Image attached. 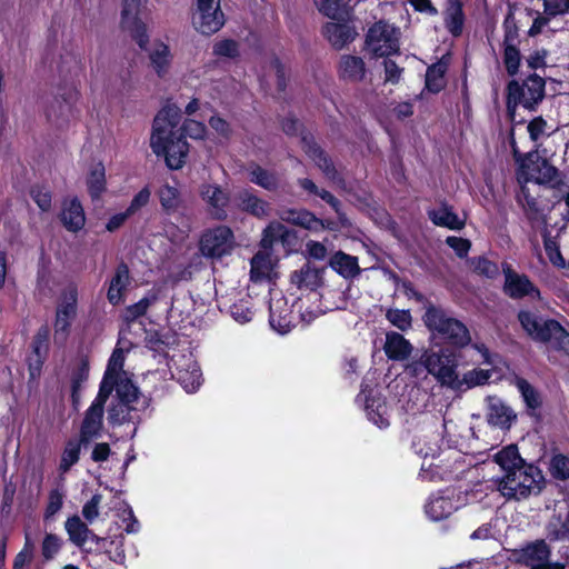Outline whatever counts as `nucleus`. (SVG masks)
I'll use <instances>...</instances> for the list:
<instances>
[{
  "label": "nucleus",
  "mask_w": 569,
  "mask_h": 569,
  "mask_svg": "<svg viewBox=\"0 0 569 569\" xmlns=\"http://www.w3.org/2000/svg\"><path fill=\"white\" fill-rule=\"evenodd\" d=\"M413 350L412 345L401 333L389 331L386 333L383 351L390 360H407Z\"/></svg>",
  "instance_id": "nucleus-20"
},
{
  "label": "nucleus",
  "mask_w": 569,
  "mask_h": 569,
  "mask_svg": "<svg viewBox=\"0 0 569 569\" xmlns=\"http://www.w3.org/2000/svg\"><path fill=\"white\" fill-rule=\"evenodd\" d=\"M515 386L521 393L528 408L532 410L540 408L542 403L540 393L529 381H527L523 378L517 377L515 380Z\"/></svg>",
  "instance_id": "nucleus-43"
},
{
  "label": "nucleus",
  "mask_w": 569,
  "mask_h": 569,
  "mask_svg": "<svg viewBox=\"0 0 569 569\" xmlns=\"http://www.w3.org/2000/svg\"><path fill=\"white\" fill-rule=\"evenodd\" d=\"M488 401V412L487 420L490 425L500 427V428H509L511 422L516 419V415L512 409L508 407L501 399L489 396L487 398Z\"/></svg>",
  "instance_id": "nucleus-21"
},
{
  "label": "nucleus",
  "mask_w": 569,
  "mask_h": 569,
  "mask_svg": "<svg viewBox=\"0 0 569 569\" xmlns=\"http://www.w3.org/2000/svg\"><path fill=\"white\" fill-rule=\"evenodd\" d=\"M48 341H49V328L47 326H42L37 335L34 336L32 342L33 353L37 357L36 362L38 366L41 365L42 358L48 352Z\"/></svg>",
  "instance_id": "nucleus-51"
},
{
  "label": "nucleus",
  "mask_w": 569,
  "mask_h": 569,
  "mask_svg": "<svg viewBox=\"0 0 569 569\" xmlns=\"http://www.w3.org/2000/svg\"><path fill=\"white\" fill-rule=\"evenodd\" d=\"M549 471L555 479H569V458L561 453L555 455L550 460Z\"/></svg>",
  "instance_id": "nucleus-52"
},
{
  "label": "nucleus",
  "mask_w": 569,
  "mask_h": 569,
  "mask_svg": "<svg viewBox=\"0 0 569 569\" xmlns=\"http://www.w3.org/2000/svg\"><path fill=\"white\" fill-rule=\"evenodd\" d=\"M543 246L549 260L557 267H565V259L561 256L559 246L548 233L543 236Z\"/></svg>",
  "instance_id": "nucleus-56"
},
{
  "label": "nucleus",
  "mask_w": 569,
  "mask_h": 569,
  "mask_svg": "<svg viewBox=\"0 0 569 569\" xmlns=\"http://www.w3.org/2000/svg\"><path fill=\"white\" fill-rule=\"evenodd\" d=\"M61 221L64 228L71 232L81 230L86 223V216L80 201L77 198L66 200L62 206Z\"/></svg>",
  "instance_id": "nucleus-24"
},
{
  "label": "nucleus",
  "mask_w": 569,
  "mask_h": 569,
  "mask_svg": "<svg viewBox=\"0 0 569 569\" xmlns=\"http://www.w3.org/2000/svg\"><path fill=\"white\" fill-rule=\"evenodd\" d=\"M518 203L522 207L525 214L531 222H538L543 219L542 211L538 201L529 192L526 186H521L520 192L517 196Z\"/></svg>",
  "instance_id": "nucleus-38"
},
{
  "label": "nucleus",
  "mask_w": 569,
  "mask_h": 569,
  "mask_svg": "<svg viewBox=\"0 0 569 569\" xmlns=\"http://www.w3.org/2000/svg\"><path fill=\"white\" fill-rule=\"evenodd\" d=\"M238 207L259 219L266 218L270 213V203L264 201L263 199L257 197L250 190H241L237 194Z\"/></svg>",
  "instance_id": "nucleus-23"
},
{
  "label": "nucleus",
  "mask_w": 569,
  "mask_h": 569,
  "mask_svg": "<svg viewBox=\"0 0 569 569\" xmlns=\"http://www.w3.org/2000/svg\"><path fill=\"white\" fill-rule=\"evenodd\" d=\"M515 160L520 164L519 181H533L538 184H556L559 182L558 169L542 157L538 149L522 156L515 142L511 143Z\"/></svg>",
  "instance_id": "nucleus-5"
},
{
  "label": "nucleus",
  "mask_w": 569,
  "mask_h": 569,
  "mask_svg": "<svg viewBox=\"0 0 569 569\" xmlns=\"http://www.w3.org/2000/svg\"><path fill=\"white\" fill-rule=\"evenodd\" d=\"M521 53L518 46H503V64L507 73L511 77L519 71Z\"/></svg>",
  "instance_id": "nucleus-50"
},
{
  "label": "nucleus",
  "mask_w": 569,
  "mask_h": 569,
  "mask_svg": "<svg viewBox=\"0 0 569 569\" xmlns=\"http://www.w3.org/2000/svg\"><path fill=\"white\" fill-rule=\"evenodd\" d=\"M199 194L214 219L224 220L227 218L230 196L224 189L217 183H202L199 188Z\"/></svg>",
  "instance_id": "nucleus-16"
},
{
  "label": "nucleus",
  "mask_w": 569,
  "mask_h": 569,
  "mask_svg": "<svg viewBox=\"0 0 569 569\" xmlns=\"http://www.w3.org/2000/svg\"><path fill=\"white\" fill-rule=\"evenodd\" d=\"M318 11L332 20H339L343 16L345 0H313Z\"/></svg>",
  "instance_id": "nucleus-46"
},
{
  "label": "nucleus",
  "mask_w": 569,
  "mask_h": 569,
  "mask_svg": "<svg viewBox=\"0 0 569 569\" xmlns=\"http://www.w3.org/2000/svg\"><path fill=\"white\" fill-rule=\"evenodd\" d=\"M368 418L379 428L389 426L387 405L381 399H368L366 402Z\"/></svg>",
  "instance_id": "nucleus-40"
},
{
  "label": "nucleus",
  "mask_w": 569,
  "mask_h": 569,
  "mask_svg": "<svg viewBox=\"0 0 569 569\" xmlns=\"http://www.w3.org/2000/svg\"><path fill=\"white\" fill-rule=\"evenodd\" d=\"M61 548V540L53 533H47L42 541V556L49 560L52 559Z\"/></svg>",
  "instance_id": "nucleus-60"
},
{
  "label": "nucleus",
  "mask_w": 569,
  "mask_h": 569,
  "mask_svg": "<svg viewBox=\"0 0 569 569\" xmlns=\"http://www.w3.org/2000/svg\"><path fill=\"white\" fill-rule=\"evenodd\" d=\"M278 216L284 222L310 231L320 224V219L306 209L283 208L279 210Z\"/></svg>",
  "instance_id": "nucleus-28"
},
{
  "label": "nucleus",
  "mask_w": 569,
  "mask_h": 569,
  "mask_svg": "<svg viewBox=\"0 0 569 569\" xmlns=\"http://www.w3.org/2000/svg\"><path fill=\"white\" fill-rule=\"evenodd\" d=\"M209 126L223 139L229 140L232 137L233 131L230 123L219 114L210 117Z\"/></svg>",
  "instance_id": "nucleus-62"
},
{
  "label": "nucleus",
  "mask_w": 569,
  "mask_h": 569,
  "mask_svg": "<svg viewBox=\"0 0 569 569\" xmlns=\"http://www.w3.org/2000/svg\"><path fill=\"white\" fill-rule=\"evenodd\" d=\"M77 315V290L70 289L64 293L61 303L57 308L54 321V339L63 342L68 335L72 320Z\"/></svg>",
  "instance_id": "nucleus-14"
},
{
  "label": "nucleus",
  "mask_w": 569,
  "mask_h": 569,
  "mask_svg": "<svg viewBox=\"0 0 569 569\" xmlns=\"http://www.w3.org/2000/svg\"><path fill=\"white\" fill-rule=\"evenodd\" d=\"M493 459L503 472L495 480L496 488L503 498L520 501L541 491V471L520 457L517 446L505 447Z\"/></svg>",
  "instance_id": "nucleus-1"
},
{
  "label": "nucleus",
  "mask_w": 569,
  "mask_h": 569,
  "mask_svg": "<svg viewBox=\"0 0 569 569\" xmlns=\"http://www.w3.org/2000/svg\"><path fill=\"white\" fill-rule=\"evenodd\" d=\"M87 186L92 199H98L106 190V171L101 163L92 167L87 179Z\"/></svg>",
  "instance_id": "nucleus-42"
},
{
  "label": "nucleus",
  "mask_w": 569,
  "mask_h": 569,
  "mask_svg": "<svg viewBox=\"0 0 569 569\" xmlns=\"http://www.w3.org/2000/svg\"><path fill=\"white\" fill-rule=\"evenodd\" d=\"M423 322L431 332L456 348H465L472 340L468 327L462 321L431 303L426 308Z\"/></svg>",
  "instance_id": "nucleus-3"
},
{
  "label": "nucleus",
  "mask_w": 569,
  "mask_h": 569,
  "mask_svg": "<svg viewBox=\"0 0 569 569\" xmlns=\"http://www.w3.org/2000/svg\"><path fill=\"white\" fill-rule=\"evenodd\" d=\"M141 0H122L121 28L130 33L141 49L149 42V36L143 22L138 19Z\"/></svg>",
  "instance_id": "nucleus-11"
},
{
  "label": "nucleus",
  "mask_w": 569,
  "mask_h": 569,
  "mask_svg": "<svg viewBox=\"0 0 569 569\" xmlns=\"http://www.w3.org/2000/svg\"><path fill=\"white\" fill-rule=\"evenodd\" d=\"M296 239V233L279 221L270 222L262 232L260 244L263 249H271L276 242L289 246Z\"/></svg>",
  "instance_id": "nucleus-22"
},
{
  "label": "nucleus",
  "mask_w": 569,
  "mask_h": 569,
  "mask_svg": "<svg viewBox=\"0 0 569 569\" xmlns=\"http://www.w3.org/2000/svg\"><path fill=\"white\" fill-rule=\"evenodd\" d=\"M130 283L129 268L124 262L117 266L114 276L110 280L107 292L108 300L111 305L117 306L123 300V291Z\"/></svg>",
  "instance_id": "nucleus-26"
},
{
  "label": "nucleus",
  "mask_w": 569,
  "mask_h": 569,
  "mask_svg": "<svg viewBox=\"0 0 569 569\" xmlns=\"http://www.w3.org/2000/svg\"><path fill=\"white\" fill-rule=\"evenodd\" d=\"M443 71L439 66L428 68L426 72V88L431 92H439L443 86Z\"/></svg>",
  "instance_id": "nucleus-57"
},
{
  "label": "nucleus",
  "mask_w": 569,
  "mask_h": 569,
  "mask_svg": "<svg viewBox=\"0 0 569 569\" xmlns=\"http://www.w3.org/2000/svg\"><path fill=\"white\" fill-rule=\"evenodd\" d=\"M469 266L475 272L486 276L488 278H493L499 272L498 266L483 257L470 259Z\"/></svg>",
  "instance_id": "nucleus-53"
},
{
  "label": "nucleus",
  "mask_w": 569,
  "mask_h": 569,
  "mask_svg": "<svg viewBox=\"0 0 569 569\" xmlns=\"http://www.w3.org/2000/svg\"><path fill=\"white\" fill-rule=\"evenodd\" d=\"M64 528L69 540L78 548H83L87 542V537L90 535V529L80 517L77 515L69 517L64 522Z\"/></svg>",
  "instance_id": "nucleus-36"
},
{
  "label": "nucleus",
  "mask_w": 569,
  "mask_h": 569,
  "mask_svg": "<svg viewBox=\"0 0 569 569\" xmlns=\"http://www.w3.org/2000/svg\"><path fill=\"white\" fill-rule=\"evenodd\" d=\"M367 68L363 59L358 56L343 54L338 64L339 77L348 82H360L365 79Z\"/></svg>",
  "instance_id": "nucleus-19"
},
{
  "label": "nucleus",
  "mask_w": 569,
  "mask_h": 569,
  "mask_svg": "<svg viewBox=\"0 0 569 569\" xmlns=\"http://www.w3.org/2000/svg\"><path fill=\"white\" fill-rule=\"evenodd\" d=\"M386 319L401 331H407L412 327V317L409 310L388 309Z\"/></svg>",
  "instance_id": "nucleus-49"
},
{
  "label": "nucleus",
  "mask_w": 569,
  "mask_h": 569,
  "mask_svg": "<svg viewBox=\"0 0 569 569\" xmlns=\"http://www.w3.org/2000/svg\"><path fill=\"white\" fill-rule=\"evenodd\" d=\"M491 378V371L485 369H472L467 371L460 378L459 390L466 387L467 389L486 385Z\"/></svg>",
  "instance_id": "nucleus-47"
},
{
  "label": "nucleus",
  "mask_w": 569,
  "mask_h": 569,
  "mask_svg": "<svg viewBox=\"0 0 569 569\" xmlns=\"http://www.w3.org/2000/svg\"><path fill=\"white\" fill-rule=\"evenodd\" d=\"M428 217L433 224L445 227L451 230H460L465 227V221L461 220L451 206L441 202L437 209L428 210Z\"/></svg>",
  "instance_id": "nucleus-29"
},
{
  "label": "nucleus",
  "mask_w": 569,
  "mask_h": 569,
  "mask_svg": "<svg viewBox=\"0 0 569 569\" xmlns=\"http://www.w3.org/2000/svg\"><path fill=\"white\" fill-rule=\"evenodd\" d=\"M151 191L148 187L142 188L131 200L127 208L128 213L131 216L138 212L141 208L146 207L150 200Z\"/></svg>",
  "instance_id": "nucleus-64"
},
{
  "label": "nucleus",
  "mask_w": 569,
  "mask_h": 569,
  "mask_svg": "<svg viewBox=\"0 0 569 569\" xmlns=\"http://www.w3.org/2000/svg\"><path fill=\"white\" fill-rule=\"evenodd\" d=\"M547 537L551 541L569 537V503L566 509L555 513L546 526Z\"/></svg>",
  "instance_id": "nucleus-32"
},
{
  "label": "nucleus",
  "mask_w": 569,
  "mask_h": 569,
  "mask_svg": "<svg viewBox=\"0 0 569 569\" xmlns=\"http://www.w3.org/2000/svg\"><path fill=\"white\" fill-rule=\"evenodd\" d=\"M234 236L228 226H217L202 232L199 240L200 253L210 259H220L231 253Z\"/></svg>",
  "instance_id": "nucleus-7"
},
{
  "label": "nucleus",
  "mask_w": 569,
  "mask_h": 569,
  "mask_svg": "<svg viewBox=\"0 0 569 569\" xmlns=\"http://www.w3.org/2000/svg\"><path fill=\"white\" fill-rule=\"evenodd\" d=\"M62 505H63V493L58 489L51 490L49 493V498H48V505L46 508L44 518L46 519L52 518L58 511H60V509L62 508Z\"/></svg>",
  "instance_id": "nucleus-63"
},
{
  "label": "nucleus",
  "mask_w": 569,
  "mask_h": 569,
  "mask_svg": "<svg viewBox=\"0 0 569 569\" xmlns=\"http://www.w3.org/2000/svg\"><path fill=\"white\" fill-rule=\"evenodd\" d=\"M224 13L220 0H197V8L192 14V24L202 34H213L224 24Z\"/></svg>",
  "instance_id": "nucleus-10"
},
{
  "label": "nucleus",
  "mask_w": 569,
  "mask_h": 569,
  "mask_svg": "<svg viewBox=\"0 0 569 569\" xmlns=\"http://www.w3.org/2000/svg\"><path fill=\"white\" fill-rule=\"evenodd\" d=\"M513 555L517 563L529 569H565L563 563L550 561L551 549L543 539L525 545Z\"/></svg>",
  "instance_id": "nucleus-9"
},
{
  "label": "nucleus",
  "mask_w": 569,
  "mask_h": 569,
  "mask_svg": "<svg viewBox=\"0 0 569 569\" xmlns=\"http://www.w3.org/2000/svg\"><path fill=\"white\" fill-rule=\"evenodd\" d=\"M134 410L132 405L117 400L108 409V422L112 426H120L132 420L131 411Z\"/></svg>",
  "instance_id": "nucleus-44"
},
{
  "label": "nucleus",
  "mask_w": 569,
  "mask_h": 569,
  "mask_svg": "<svg viewBox=\"0 0 569 569\" xmlns=\"http://www.w3.org/2000/svg\"><path fill=\"white\" fill-rule=\"evenodd\" d=\"M157 196L159 198L162 210L168 214L178 211V209L183 203L180 190L177 187L170 186L169 183L162 184L158 189Z\"/></svg>",
  "instance_id": "nucleus-34"
},
{
  "label": "nucleus",
  "mask_w": 569,
  "mask_h": 569,
  "mask_svg": "<svg viewBox=\"0 0 569 569\" xmlns=\"http://www.w3.org/2000/svg\"><path fill=\"white\" fill-rule=\"evenodd\" d=\"M104 407L91 402L83 413V419L79 429V437L84 442V447L93 440L101 437L103 431Z\"/></svg>",
  "instance_id": "nucleus-17"
},
{
  "label": "nucleus",
  "mask_w": 569,
  "mask_h": 569,
  "mask_svg": "<svg viewBox=\"0 0 569 569\" xmlns=\"http://www.w3.org/2000/svg\"><path fill=\"white\" fill-rule=\"evenodd\" d=\"M156 297L152 298L144 297L138 302L126 308L124 320L127 322H132L139 317H142L147 313L148 308L156 301Z\"/></svg>",
  "instance_id": "nucleus-54"
},
{
  "label": "nucleus",
  "mask_w": 569,
  "mask_h": 569,
  "mask_svg": "<svg viewBox=\"0 0 569 569\" xmlns=\"http://www.w3.org/2000/svg\"><path fill=\"white\" fill-rule=\"evenodd\" d=\"M249 180L268 190L274 191L279 187V178L276 172L269 171L259 164L251 163L247 168Z\"/></svg>",
  "instance_id": "nucleus-33"
},
{
  "label": "nucleus",
  "mask_w": 569,
  "mask_h": 569,
  "mask_svg": "<svg viewBox=\"0 0 569 569\" xmlns=\"http://www.w3.org/2000/svg\"><path fill=\"white\" fill-rule=\"evenodd\" d=\"M250 279L260 282L269 278L272 270L271 256L267 251H258L250 261Z\"/></svg>",
  "instance_id": "nucleus-35"
},
{
  "label": "nucleus",
  "mask_w": 569,
  "mask_h": 569,
  "mask_svg": "<svg viewBox=\"0 0 569 569\" xmlns=\"http://www.w3.org/2000/svg\"><path fill=\"white\" fill-rule=\"evenodd\" d=\"M546 82L542 77L533 73L522 83L511 80L507 86V111L513 119L518 106L535 111L545 98Z\"/></svg>",
  "instance_id": "nucleus-4"
},
{
  "label": "nucleus",
  "mask_w": 569,
  "mask_h": 569,
  "mask_svg": "<svg viewBox=\"0 0 569 569\" xmlns=\"http://www.w3.org/2000/svg\"><path fill=\"white\" fill-rule=\"evenodd\" d=\"M453 505L450 499L437 497L431 499L426 506V513L433 521H439L452 513Z\"/></svg>",
  "instance_id": "nucleus-41"
},
{
  "label": "nucleus",
  "mask_w": 569,
  "mask_h": 569,
  "mask_svg": "<svg viewBox=\"0 0 569 569\" xmlns=\"http://www.w3.org/2000/svg\"><path fill=\"white\" fill-rule=\"evenodd\" d=\"M505 283L503 291L511 299H540V290L531 282L526 274L512 270L509 264H503Z\"/></svg>",
  "instance_id": "nucleus-12"
},
{
  "label": "nucleus",
  "mask_w": 569,
  "mask_h": 569,
  "mask_svg": "<svg viewBox=\"0 0 569 569\" xmlns=\"http://www.w3.org/2000/svg\"><path fill=\"white\" fill-rule=\"evenodd\" d=\"M322 34L335 49L340 50L356 39L357 31L346 22H327Z\"/></svg>",
  "instance_id": "nucleus-18"
},
{
  "label": "nucleus",
  "mask_w": 569,
  "mask_h": 569,
  "mask_svg": "<svg viewBox=\"0 0 569 569\" xmlns=\"http://www.w3.org/2000/svg\"><path fill=\"white\" fill-rule=\"evenodd\" d=\"M518 320L523 330L533 340L539 342H549L552 340V332L558 328V321L545 320L533 312L521 310L518 313Z\"/></svg>",
  "instance_id": "nucleus-13"
},
{
  "label": "nucleus",
  "mask_w": 569,
  "mask_h": 569,
  "mask_svg": "<svg viewBox=\"0 0 569 569\" xmlns=\"http://www.w3.org/2000/svg\"><path fill=\"white\" fill-rule=\"evenodd\" d=\"M503 30L502 46H519V29L512 14L507 16L505 19Z\"/></svg>",
  "instance_id": "nucleus-55"
},
{
  "label": "nucleus",
  "mask_w": 569,
  "mask_h": 569,
  "mask_svg": "<svg viewBox=\"0 0 569 569\" xmlns=\"http://www.w3.org/2000/svg\"><path fill=\"white\" fill-rule=\"evenodd\" d=\"M290 281L299 289L313 290L321 283V273L316 267L305 263L300 269L291 273Z\"/></svg>",
  "instance_id": "nucleus-30"
},
{
  "label": "nucleus",
  "mask_w": 569,
  "mask_h": 569,
  "mask_svg": "<svg viewBox=\"0 0 569 569\" xmlns=\"http://www.w3.org/2000/svg\"><path fill=\"white\" fill-rule=\"evenodd\" d=\"M420 363L441 386L459 390L460 377L457 371L459 357L455 351L448 348L426 351L420 358Z\"/></svg>",
  "instance_id": "nucleus-6"
},
{
  "label": "nucleus",
  "mask_w": 569,
  "mask_h": 569,
  "mask_svg": "<svg viewBox=\"0 0 569 569\" xmlns=\"http://www.w3.org/2000/svg\"><path fill=\"white\" fill-rule=\"evenodd\" d=\"M302 148L316 166L322 171L325 177L337 183L345 186V179L335 167L330 157L313 141L312 137H303L301 139Z\"/></svg>",
  "instance_id": "nucleus-15"
},
{
  "label": "nucleus",
  "mask_w": 569,
  "mask_h": 569,
  "mask_svg": "<svg viewBox=\"0 0 569 569\" xmlns=\"http://www.w3.org/2000/svg\"><path fill=\"white\" fill-rule=\"evenodd\" d=\"M366 43L375 57H389L399 51V32L393 26L379 21L368 31Z\"/></svg>",
  "instance_id": "nucleus-8"
},
{
  "label": "nucleus",
  "mask_w": 569,
  "mask_h": 569,
  "mask_svg": "<svg viewBox=\"0 0 569 569\" xmlns=\"http://www.w3.org/2000/svg\"><path fill=\"white\" fill-rule=\"evenodd\" d=\"M329 267L348 280L357 278L361 272L358 258L347 254L341 250L330 257Z\"/></svg>",
  "instance_id": "nucleus-25"
},
{
  "label": "nucleus",
  "mask_w": 569,
  "mask_h": 569,
  "mask_svg": "<svg viewBox=\"0 0 569 569\" xmlns=\"http://www.w3.org/2000/svg\"><path fill=\"white\" fill-rule=\"evenodd\" d=\"M118 380L119 378L117 376L104 372V376L99 386L98 395L92 403L104 407L110 395L113 390H116Z\"/></svg>",
  "instance_id": "nucleus-48"
},
{
  "label": "nucleus",
  "mask_w": 569,
  "mask_h": 569,
  "mask_svg": "<svg viewBox=\"0 0 569 569\" xmlns=\"http://www.w3.org/2000/svg\"><path fill=\"white\" fill-rule=\"evenodd\" d=\"M31 197L42 211L51 209L52 196L49 190L42 187H34L31 189Z\"/></svg>",
  "instance_id": "nucleus-61"
},
{
  "label": "nucleus",
  "mask_w": 569,
  "mask_h": 569,
  "mask_svg": "<svg viewBox=\"0 0 569 569\" xmlns=\"http://www.w3.org/2000/svg\"><path fill=\"white\" fill-rule=\"evenodd\" d=\"M82 447H84V442L80 437L69 439L66 442L59 463L61 472H68L79 461Z\"/></svg>",
  "instance_id": "nucleus-37"
},
{
  "label": "nucleus",
  "mask_w": 569,
  "mask_h": 569,
  "mask_svg": "<svg viewBox=\"0 0 569 569\" xmlns=\"http://www.w3.org/2000/svg\"><path fill=\"white\" fill-rule=\"evenodd\" d=\"M213 54L224 58H236L239 54V46L232 39L218 41L213 46Z\"/></svg>",
  "instance_id": "nucleus-58"
},
{
  "label": "nucleus",
  "mask_w": 569,
  "mask_h": 569,
  "mask_svg": "<svg viewBox=\"0 0 569 569\" xmlns=\"http://www.w3.org/2000/svg\"><path fill=\"white\" fill-rule=\"evenodd\" d=\"M176 376L187 392H194L202 382L200 367L192 359H187L184 365L178 366Z\"/></svg>",
  "instance_id": "nucleus-27"
},
{
  "label": "nucleus",
  "mask_w": 569,
  "mask_h": 569,
  "mask_svg": "<svg viewBox=\"0 0 569 569\" xmlns=\"http://www.w3.org/2000/svg\"><path fill=\"white\" fill-rule=\"evenodd\" d=\"M181 110L176 104H168L156 116L150 138V147L158 157L163 156L170 169L183 167L189 151V144L183 134L177 136Z\"/></svg>",
  "instance_id": "nucleus-2"
},
{
  "label": "nucleus",
  "mask_w": 569,
  "mask_h": 569,
  "mask_svg": "<svg viewBox=\"0 0 569 569\" xmlns=\"http://www.w3.org/2000/svg\"><path fill=\"white\" fill-rule=\"evenodd\" d=\"M139 389L128 378H119L116 395L117 400L132 405L139 399Z\"/></svg>",
  "instance_id": "nucleus-45"
},
{
  "label": "nucleus",
  "mask_w": 569,
  "mask_h": 569,
  "mask_svg": "<svg viewBox=\"0 0 569 569\" xmlns=\"http://www.w3.org/2000/svg\"><path fill=\"white\" fill-rule=\"evenodd\" d=\"M463 19L461 2L459 0H448L446 26L451 34L459 36L461 33Z\"/></svg>",
  "instance_id": "nucleus-39"
},
{
  "label": "nucleus",
  "mask_w": 569,
  "mask_h": 569,
  "mask_svg": "<svg viewBox=\"0 0 569 569\" xmlns=\"http://www.w3.org/2000/svg\"><path fill=\"white\" fill-rule=\"evenodd\" d=\"M182 132L192 139H203L207 133V128L203 122L193 119H187L182 127Z\"/></svg>",
  "instance_id": "nucleus-59"
},
{
  "label": "nucleus",
  "mask_w": 569,
  "mask_h": 569,
  "mask_svg": "<svg viewBox=\"0 0 569 569\" xmlns=\"http://www.w3.org/2000/svg\"><path fill=\"white\" fill-rule=\"evenodd\" d=\"M149 59L152 69L158 77L163 78L168 74L172 54L170 48L163 42H156L149 53Z\"/></svg>",
  "instance_id": "nucleus-31"
}]
</instances>
